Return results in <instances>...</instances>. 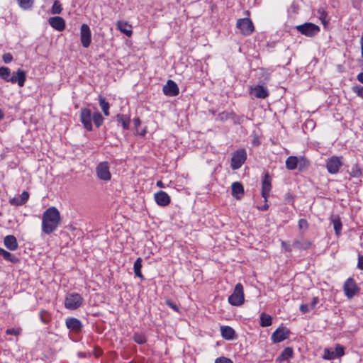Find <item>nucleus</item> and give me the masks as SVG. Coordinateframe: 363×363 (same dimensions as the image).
<instances>
[{
  "label": "nucleus",
  "instance_id": "49530a36",
  "mask_svg": "<svg viewBox=\"0 0 363 363\" xmlns=\"http://www.w3.org/2000/svg\"><path fill=\"white\" fill-rule=\"evenodd\" d=\"M231 119L233 121L235 124H241L243 123L244 117L237 116L234 112H233Z\"/></svg>",
  "mask_w": 363,
  "mask_h": 363
},
{
  "label": "nucleus",
  "instance_id": "052dcab7",
  "mask_svg": "<svg viewBox=\"0 0 363 363\" xmlns=\"http://www.w3.org/2000/svg\"><path fill=\"white\" fill-rule=\"evenodd\" d=\"M269 208V205L265 203L262 207L260 208L262 211H267Z\"/></svg>",
  "mask_w": 363,
  "mask_h": 363
},
{
  "label": "nucleus",
  "instance_id": "603ef678",
  "mask_svg": "<svg viewBox=\"0 0 363 363\" xmlns=\"http://www.w3.org/2000/svg\"><path fill=\"white\" fill-rule=\"evenodd\" d=\"M354 91L357 94V96L363 99V86L354 87Z\"/></svg>",
  "mask_w": 363,
  "mask_h": 363
},
{
  "label": "nucleus",
  "instance_id": "393cba45",
  "mask_svg": "<svg viewBox=\"0 0 363 363\" xmlns=\"http://www.w3.org/2000/svg\"><path fill=\"white\" fill-rule=\"evenodd\" d=\"M116 27L122 33L126 35L128 37L131 36L133 33L131 29L132 26L130 24H128V22L118 21L116 23Z\"/></svg>",
  "mask_w": 363,
  "mask_h": 363
},
{
  "label": "nucleus",
  "instance_id": "13d9d810",
  "mask_svg": "<svg viewBox=\"0 0 363 363\" xmlns=\"http://www.w3.org/2000/svg\"><path fill=\"white\" fill-rule=\"evenodd\" d=\"M134 125L136 130H138V128L140 125L141 121L139 118H135L133 119Z\"/></svg>",
  "mask_w": 363,
  "mask_h": 363
},
{
  "label": "nucleus",
  "instance_id": "4be33fe9",
  "mask_svg": "<svg viewBox=\"0 0 363 363\" xmlns=\"http://www.w3.org/2000/svg\"><path fill=\"white\" fill-rule=\"evenodd\" d=\"M4 245L8 250L11 251L16 250L18 247L17 239L14 235H6L4 238Z\"/></svg>",
  "mask_w": 363,
  "mask_h": 363
},
{
  "label": "nucleus",
  "instance_id": "dca6fc26",
  "mask_svg": "<svg viewBox=\"0 0 363 363\" xmlns=\"http://www.w3.org/2000/svg\"><path fill=\"white\" fill-rule=\"evenodd\" d=\"M29 199V194L23 191L21 194L17 195L9 199V203L12 206H19L24 205Z\"/></svg>",
  "mask_w": 363,
  "mask_h": 363
},
{
  "label": "nucleus",
  "instance_id": "5701e85b",
  "mask_svg": "<svg viewBox=\"0 0 363 363\" xmlns=\"http://www.w3.org/2000/svg\"><path fill=\"white\" fill-rule=\"evenodd\" d=\"M311 245H312V243L309 240H308L303 238H301L298 240H295L292 242V247L294 249H297V250H306L310 248Z\"/></svg>",
  "mask_w": 363,
  "mask_h": 363
},
{
  "label": "nucleus",
  "instance_id": "8fccbe9b",
  "mask_svg": "<svg viewBox=\"0 0 363 363\" xmlns=\"http://www.w3.org/2000/svg\"><path fill=\"white\" fill-rule=\"evenodd\" d=\"M299 309H300V311L303 314L308 313L310 310H311V308L308 304H301L300 306Z\"/></svg>",
  "mask_w": 363,
  "mask_h": 363
},
{
  "label": "nucleus",
  "instance_id": "a878e982",
  "mask_svg": "<svg viewBox=\"0 0 363 363\" xmlns=\"http://www.w3.org/2000/svg\"><path fill=\"white\" fill-rule=\"evenodd\" d=\"M116 121L122 125L123 130H128L130 128V118L128 115L118 114L116 116Z\"/></svg>",
  "mask_w": 363,
  "mask_h": 363
},
{
  "label": "nucleus",
  "instance_id": "9b49d317",
  "mask_svg": "<svg viewBox=\"0 0 363 363\" xmlns=\"http://www.w3.org/2000/svg\"><path fill=\"white\" fill-rule=\"evenodd\" d=\"M290 331L285 327H279L272 335L271 340L274 343L281 342L289 337Z\"/></svg>",
  "mask_w": 363,
  "mask_h": 363
},
{
  "label": "nucleus",
  "instance_id": "ddd939ff",
  "mask_svg": "<svg viewBox=\"0 0 363 363\" xmlns=\"http://www.w3.org/2000/svg\"><path fill=\"white\" fill-rule=\"evenodd\" d=\"M162 91L164 95L167 96H176L179 93V89L177 84L172 80L169 79L164 85Z\"/></svg>",
  "mask_w": 363,
  "mask_h": 363
},
{
  "label": "nucleus",
  "instance_id": "7ed1b4c3",
  "mask_svg": "<svg viewBox=\"0 0 363 363\" xmlns=\"http://www.w3.org/2000/svg\"><path fill=\"white\" fill-rule=\"evenodd\" d=\"M244 301L242 284L238 283L235 286L233 294L228 297V302L232 306H239L244 303Z\"/></svg>",
  "mask_w": 363,
  "mask_h": 363
},
{
  "label": "nucleus",
  "instance_id": "72a5a7b5",
  "mask_svg": "<svg viewBox=\"0 0 363 363\" xmlns=\"http://www.w3.org/2000/svg\"><path fill=\"white\" fill-rule=\"evenodd\" d=\"M272 323V319L271 315L262 313L260 315V325L262 327H268L270 326Z\"/></svg>",
  "mask_w": 363,
  "mask_h": 363
},
{
  "label": "nucleus",
  "instance_id": "680f3d73",
  "mask_svg": "<svg viewBox=\"0 0 363 363\" xmlns=\"http://www.w3.org/2000/svg\"><path fill=\"white\" fill-rule=\"evenodd\" d=\"M361 50H362V56L363 57V36L361 38Z\"/></svg>",
  "mask_w": 363,
  "mask_h": 363
},
{
  "label": "nucleus",
  "instance_id": "20e7f679",
  "mask_svg": "<svg viewBox=\"0 0 363 363\" xmlns=\"http://www.w3.org/2000/svg\"><path fill=\"white\" fill-rule=\"evenodd\" d=\"M247 160V152L245 150L240 149L235 152L231 158V168L233 170L238 169L245 163Z\"/></svg>",
  "mask_w": 363,
  "mask_h": 363
},
{
  "label": "nucleus",
  "instance_id": "e433bc0d",
  "mask_svg": "<svg viewBox=\"0 0 363 363\" xmlns=\"http://www.w3.org/2000/svg\"><path fill=\"white\" fill-rule=\"evenodd\" d=\"M11 70L9 68L6 67H0V77L3 79L4 81L9 82V79L11 77Z\"/></svg>",
  "mask_w": 363,
  "mask_h": 363
},
{
  "label": "nucleus",
  "instance_id": "338daca9",
  "mask_svg": "<svg viewBox=\"0 0 363 363\" xmlns=\"http://www.w3.org/2000/svg\"><path fill=\"white\" fill-rule=\"evenodd\" d=\"M129 363H131V362H129Z\"/></svg>",
  "mask_w": 363,
  "mask_h": 363
},
{
  "label": "nucleus",
  "instance_id": "6e6552de",
  "mask_svg": "<svg viewBox=\"0 0 363 363\" xmlns=\"http://www.w3.org/2000/svg\"><path fill=\"white\" fill-rule=\"evenodd\" d=\"M236 25L241 33L245 35H250L254 30L253 23L248 18L238 19Z\"/></svg>",
  "mask_w": 363,
  "mask_h": 363
},
{
  "label": "nucleus",
  "instance_id": "a18cd8bd",
  "mask_svg": "<svg viewBox=\"0 0 363 363\" xmlns=\"http://www.w3.org/2000/svg\"><path fill=\"white\" fill-rule=\"evenodd\" d=\"M21 331V330L20 328H8L6 330V333L7 335H10L18 336V335H20Z\"/></svg>",
  "mask_w": 363,
  "mask_h": 363
},
{
  "label": "nucleus",
  "instance_id": "f3484780",
  "mask_svg": "<svg viewBox=\"0 0 363 363\" xmlns=\"http://www.w3.org/2000/svg\"><path fill=\"white\" fill-rule=\"evenodd\" d=\"M65 325L69 330L75 333L79 332L83 327L82 322L76 318H67Z\"/></svg>",
  "mask_w": 363,
  "mask_h": 363
},
{
  "label": "nucleus",
  "instance_id": "aec40b11",
  "mask_svg": "<svg viewBox=\"0 0 363 363\" xmlns=\"http://www.w3.org/2000/svg\"><path fill=\"white\" fill-rule=\"evenodd\" d=\"M48 22L57 31H62L65 28V21L62 17H51L49 18Z\"/></svg>",
  "mask_w": 363,
  "mask_h": 363
},
{
  "label": "nucleus",
  "instance_id": "bf43d9fd",
  "mask_svg": "<svg viewBox=\"0 0 363 363\" xmlns=\"http://www.w3.org/2000/svg\"><path fill=\"white\" fill-rule=\"evenodd\" d=\"M357 80L361 82L362 84H363V72L358 74L357 77Z\"/></svg>",
  "mask_w": 363,
  "mask_h": 363
},
{
  "label": "nucleus",
  "instance_id": "473e14b6",
  "mask_svg": "<svg viewBox=\"0 0 363 363\" xmlns=\"http://www.w3.org/2000/svg\"><path fill=\"white\" fill-rule=\"evenodd\" d=\"M39 317L42 323L49 324L52 320V315L50 312L46 310H41L39 312Z\"/></svg>",
  "mask_w": 363,
  "mask_h": 363
},
{
  "label": "nucleus",
  "instance_id": "5fc2aeb1",
  "mask_svg": "<svg viewBox=\"0 0 363 363\" xmlns=\"http://www.w3.org/2000/svg\"><path fill=\"white\" fill-rule=\"evenodd\" d=\"M318 303H319L318 297H313V300L309 306L311 309H314Z\"/></svg>",
  "mask_w": 363,
  "mask_h": 363
},
{
  "label": "nucleus",
  "instance_id": "e2e57ef3",
  "mask_svg": "<svg viewBox=\"0 0 363 363\" xmlns=\"http://www.w3.org/2000/svg\"><path fill=\"white\" fill-rule=\"evenodd\" d=\"M4 112L2 111V110H1V109H0V121H1V119H3V118H4Z\"/></svg>",
  "mask_w": 363,
  "mask_h": 363
},
{
  "label": "nucleus",
  "instance_id": "864d4df0",
  "mask_svg": "<svg viewBox=\"0 0 363 363\" xmlns=\"http://www.w3.org/2000/svg\"><path fill=\"white\" fill-rule=\"evenodd\" d=\"M166 303L168 306H169L171 308H172L174 311H179V307L175 303L172 302L170 300H167L166 301Z\"/></svg>",
  "mask_w": 363,
  "mask_h": 363
},
{
  "label": "nucleus",
  "instance_id": "f03ea898",
  "mask_svg": "<svg viewBox=\"0 0 363 363\" xmlns=\"http://www.w3.org/2000/svg\"><path fill=\"white\" fill-rule=\"evenodd\" d=\"M84 298L78 293H68L65 298V307L69 310H76L83 303Z\"/></svg>",
  "mask_w": 363,
  "mask_h": 363
},
{
  "label": "nucleus",
  "instance_id": "0eeeda50",
  "mask_svg": "<svg viewBox=\"0 0 363 363\" xmlns=\"http://www.w3.org/2000/svg\"><path fill=\"white\" fill-rule=\"evenodd\" d=\"M80 121L83 124L84 128L88 130L91 131L93 129L92 125V114L91 111L88 108H82L80 110Z\"/></svg>",
  "mask_w": 363,
  "mask_h": 363
},
{
  "label": "nucleus",
  "instance_id": "39448f33",
  "mask_svg": "<svg viewBox=\"0 0 363 363\" xmlns=\"http://www.w3.org/2000/svg\"><path fill=\"white\" fill-rule=\"evenodd\" d=\"M296 30L306 36L313 37L318 33L320 28L314 23H305L302 25L297 26Z\"/></svg>",
  "mask_w": 363,
  "mask_h": 363
},
{
  "label": "nucleus",
  "instance_id": "c03bdc74",
  "mask_svg": "<svg viewBox=\"0 0 363 363\" xmlns=\"http://www.w3.org/2000/svg\"><path fill=\"white\" fill-rule=\"evenodd\" d=\"M336 357H340L345 354V348L341 345H336L334 350Z\"/></svg>",
  "mask_w": 363,
  "mask_h": 363
},
{
  "label": "nucleus",
  "instance_id": "37998d69",
  "mask_svg": "<svg viewBox=\"0 0 363 363\" xmlns=\"http://www.w3.org/2000/svg\"><path fill=\"white\" fill-rule=\"evenodd\" d=\"M62 11V6L59 1H55L52 6L51 13L53 14H60Z\"/></svg>",
  "mask_w": 363,
  "mask_h": 363
},
{
  "label": "nucleus",
  "instance_id": "c9c22d12",
  "mask_svg": "<svg viewBox=\"0 0 363 363\" xmlns=\"http://www.w3.org/2000/svg\"><path fill=\"white\" fill-rule=\"evenodd\" d=\"M133 339L137 344L143 345L147 342V338L145 334L142 333H135L133 336Z\"/></svg>",
  "mask_w": 363,
  "mask_h": 363
},
{
  "label": "nucleus",
  "instance_id": "58836bf2",
  "mask_svg": "<svg viewBox=\"0 0 363 363\" xmlns=\"http://www.w3.org/2000/svg\"><path fill=\"white\" fill-rule=\"evenodd\" d=\"M323 358L328 360H332L336 359L335 351L331 348H325L324 350Z\"/></svg>",
  "mask_w": 363,
  "mask_h": 363
},
{
  "label": "nucleus",
  "instance_id": "9d476101",
  "mask_svg": "<svg viewBox=\"0 0 363 363\" xmlns=\"http://www.w3.org/2000/svg\"><path fill=\"white\" fill-rule=\"evenodd\" d=\"M342 165V157L333 156L326 161V169L330 174H336Z\"/></svg>",
  "mask_w": 363,
  "mask_h": 363
},
{
  "label": "nucleus",
  "instance_id": "b1692460",
  "mask_svg": "<svg viewBox=\"0 0 363 363\" xmlns=\"http://www.w3.org/2000/svg\"><path fill=\"white\" fill-rule=\"evenodd\" d=\"M232 195L237 199H240L244 195V187L241 182H235L232 184Z\"/></svg>",
  "mask_w": 363,
  "mask_h": 363
},
{
  "label": "nucleus",
  "instance_id": "09e8293b",
  "mask_svg": "<svg viewBox=\"0 0 363 363\" xmlns=\"http://www.w3.org/2000/svg\"><path fill=\"white\" fill-rule=\"evenodd\" d=\"M215 363H233V362L229 358L223 357L217 358Z\"/></svg>",
  "mask_w": 363,
  "mask_h": 363
},
{
  "label": "nucleus",
  "instance_id": "bb28decb",
  "mask_svg": "<svg viewBox=\"0 0 363 363\" xmlns=\"http://www.w3.org/2000/svg\"><path fill=\"white\" fill-rule=\"evenodd\" d=\"M0 256L3 257L5 260L11 262V263L16 264L19 261L17 257L1 247H0Z\"/></svg>",
  "mask_w": 363,
  "mask_h": 363
},
{
  "label": "nucleus",
  "instance_id": "c756f323",
  "mask_svg": "<svg viewBox=\"0 0 363 363\" xmlns=\"http://www.w3.org/2000/svg\"><path fill=\"white\" fill-rule=\"evenodd\" d=\"M298 157L289 156L286 160V168L289 170H294L298 167Z\"/></svg>",
  "mask_w": 363,
  "mask_h": 363
},
{
  "label": "nucleus",
  "instance_id": "cd10ccee",
  "mask_svg": "<svg viewBox=\"0 0 363 363\" xmlns=\"http://www.w3.org/2000/svg\"><path fill=\"white\" fill-rule=\"evenodd\" d=\"M142 262H143L142 258L138 257L134 262V265H133L134 273L136 277L140 278V280L144 279V276L143 275L142 272H141Z\"/></svg>",
  "mask_w": 363,
  "mask_h": 363
},
{
  "label": "nucleus",
  "instance_id": "f8f14e48",
  "mask_svg": "<svg viewBox=\"0 0 363 363\" xmlns=\"http://www.w3.org/2000/svg\"><path fill=\"white\" fill-rule=\"evenodd\" d=\"M272 190V179L269 173H265L262 182V196L264 199V201H267V198Z\"/></svg>",
  "mask_w": 363,
  "mask_h": 363
},
{
  "label": "nucleus",
  "instance_id": "69168bd1",
  "mask_svg": "<svg viewBox=\"0 0 363 363\" xmlns=\"http://www.w3.org/2000/svg\"><path fill=\"white\" fill-rule=\"evenodd\" d=\"M145 133H146V130H143V132H142V133H140V135H145Z\"/></svg>",
  "mask_w": 363,
  "mask_h": 363
},
{
  "label": "nucleus",
  "instance_id": "4c0bfd02",
  "mask_svg": "<svg viewBox=\"0 0 363 363\" xmlns=\"http://www.w3.org/2000/svg\"><path fill=\"white\" fill-rule=\"evenodd\" d=\"M334 230L337 235H339L342 230V223L338 217H335L332 220Z\"/></svg>",
  "mask_w": 363,
  "mask_h": 363
},
{
  "label": "nucleus",
  "instance_id": "f257e3e1",
  "mask_svg": "<svg viewBox=\"0 0 363 363\" xmlns=\"http://www.w3.org/2000/svg\"><path fill=\"white\" fill-rule=\"evenodd\" d=\"M61 220L59 211L55 207L46 209L42 216V231L50 235L57 230Z\"/></svg>",
  "mask_w": 363,
  "mask_h": 363
},
{
  "label": "nucleus",
  "instance_id": "79ce46f5",
  "mask_svg": "<svg viewBox=\"0 0 363 363\" xmlns=\"http://www.w3.org/2000/svg\"><path fill=\"white\" fill-rule=\"evenodd\" d=\"M232 115H233V111L232 112L223 111L218 115L217 119L220 121H225L228 119H230V118L231 119Z\"/></svg>",
  "mask_w": 363,
  "mask_h": 363
},
{
  "label": "nucleus",
  "instance_id": "2f4dec72",
  "mask_svg": "<svg viewBox=\"0 0 363 363\" xmlns=\"http://www.w3.org/2000/svg\"><path fill=\"white\" fill-rule=\"evenodd\" d=\"M294 351L291 347H286L280 354L278 359L279 360H287L293 357Z\"/></svg>",
  "mask_w": 363,
  "mask_h": 363
},
{
  "label": "nucleus",
  "instance_id": "6e6d98bb",
  "mask_svg": "<svg viewBox=\"0 0 363 363\" xmlns=\"http://www.w3.org/2000/svg\"><path fill=\"white\" fill-rule=\"evenodd\" d=\"M298 226L301 229L303 228H307V226H308L307 220L305 219H300L298 220Z\"/></svg>",
  "mask_w": 363,
  "mask_h": 363
},
{
  "label": "nucleus",
  "instance_id": "de8ad7c7",
  "mask_svg": "<svg viewBox=\"0 0 363 363\" xmlns=\"http://www.w3.org/2000/svg\"><path fill=\"white\" fill-rule=\"evenodd\" d=\"M281 247L286 252H291L293 249L292 244L290 245L289 242L281 241Z\"/></svg>",
  "mask_w": 363,
  "mask_h": 363
},
{
  "label": "nucleus",
  "instance_id": "4d7b16f0",
  "mask_svg": "<svg viewBox=\"0 0 363 363\" xmlns=\"http://www.w3.org/2000/svg\"><path fill=\"white\" fill-rule=\"evenodd\" d=\"M357 267L359 269L363 270V256H360V255L359 256Z\"/></svg>",
  "mask_w": 363,
  "mask_h": 363
},
{
  "label": "nucleus",
  "instance_id": "a19ab883",
  "mask_svg": "<svg viewBox=\"0 0 363 363\" xmlns=\"http://www.w3.org/2000/svg\"><path fill=\"white\" fill-rule=\"evenodd\" d=\"M298 166L301 171L305 167L309 166V161L304 157H300L299 158H298Z\"/></svg>",
  "mask_w": 363,
  "mask_h": 363
},
{
  "label": "nucleus",
  "instance_id": "7c9ffc66",
  "mask_svg": "<svg viewBox=\"0 0 363 363\" xmlns=\"http://www.w3.org/2000/svg\"><path fill=\"white\" fill-rule=\"evenodd\" d=\"M92 121L96 128H99L104 123V118L102 114L96 111L92 114Z\"/></svg>",
  "mask_w": 363,
  "mask_h": 363
},
{
  "label": "nucleus",
  "instance_id": "c85d7f7f",
  "mask_svg": "<svg viewBox=\"0 0 363 363\" xmlns=\"http://www.w3.org/2000/svg\"><path fill=\"white\" fill-rule=\"evenodd\" d=\"M99 106H101V108L102 111L104 112V115L106 116H109L110 115V113H109L110 105H109V103L106 101L105 97L100 95L99 96Z\"/></svg>",
  "mask_w": 363,
  "mask_h": 363
},
{
  "label": "nucleus",
  "instance_id": "ea45409f",
  "mask_svg": "<svg viewBox=\"0 0 363 363\" xmlns=\"http://www.w3.org/2000/svg\"><path fill=\"white\" fill-rule=\"evenodd\" d=\"M18 5L23 9H28L32 7L33 0H17Z\"/></svg>",
  "mask_w": 363,
  "mask_h": 363
},
{
  "label": "nucleus",
  "instance_id": "2eb2a0df",
  "mask_svg": "<svg viewBox=\"0 0 363 363\" xmlns=\"http://www.w3.org/2000/svg\"><path fill=\"white\" fill-rule=\"evenodd\" d=\"M357 291V287L354 280L352 278H348L344 284V291L348 298L354 296Z\"/></svg>",
  "mask_w": 363,
  "mask_h": 363
},
{
  "label": "nucleus",
  "instance_id": "4468645a",
  "mask_svg": "<svg viewBox=\"0 0 363 363\" xmlns=\"http://www.w3.org/2000/svg\"><path fill=\"white\" fill-rule=\"evenodd\" d=\"M26 80V73L23 69H18L16 72L13 73L12 77L9 79V82L12 84L17 83L20 87L24 86Z\"/></svg>",
  "mask_w": 363,
  "mask_h": 363
},
{
  "label": "nucleus",
  "instance_id": "3c124183",
  "mask_svg": "<svg viewBox=\"0 0 363 363\" xmlns=\"http://www.w3.org/2000/svg\"><path fill=\"white\" fill-rule=\"evenodd\" d=\"M13 60V56L11 53H6L3 55V60L5 63H10Z\"/></svg>",
  "mask_w": 363,
  "mask_h": 363
},
{
  "label": "nucleus",
  "instance_id": "6ab92c4d",
  "mask_svg": "<svg viewBox=\"0 0 363 363\" xmlns=\"http://www.w3.org/2000/svg\"><path fill=\"white\" fill-rule=\"evenodd\" d=\"M250 93L258 99H265L269 96L267 88L262 85H257L252 87Z\"/></svg>",
  "mask_w": 363,
  "mask_h": 363
},
{
  "label": "nucleus",
  "instance_id": "423d86ee",
  "mask_svg": "<svg viewBox=\"0 0 363 363\" xmlns=\"http://www.w3.org/2000/svg\"><path fill=\"white\" fill-rule=\"evenodd\" d=\"M96 172L98 178L104 181H109L111 178V174L109 170V164L108 162H100L96 168Z\"/></svg>",
  "mask_w": 363,
  "mask_h": 363
},
{
  "label": "nucleus",
  "instance_id": "0e129e2a",
  "mask_svg": "<svg viewBox=\"0 0 363 363\" xmlns=\"http://www.w3.org/2000/svg\"><path fill=\"white\" fill-rule=\"evenodd\" d=\"M157 185L159 186H162V183L161 181H159L157 182Z\"/></svg>",
  "mask_w": 363,
  "mask_h": 363
},
{
  "label": "nucleus",
  "instance_id": "1a4fd4ad",
  "mask_svg": "<svg viewBox=\"0 0 363 363\" xmlns=\"http://www.w3.org/2000/svg\"><path fill=\"white\" fill-rule=\"evenodd\" d=\"M80 40L84 48H87L91 43V32L87 24H82L80 28Z\"/></svg>",
  "mask_w": 363,
  "mask_h": 363
},
{
  "label": "nucleus",
  "instance_id": "a211bd4d",
  "mask_svg": "<svg viewBox=\"0 0 363 363\" xmlns=\"http://www.w3.org/2000/svg\"><path fill=\"white\" fill-rule=\"evenodd\" d=\"M156 203L160 206H166L170 203L171 199L169 196L163 191H160L155 194Z\"/></svg>",
  "mask_w": 363,
  "mask_h": 363
},
{
  "label": "nucleus",
  "instance_id": "412c9836",
  "mask_svg": "<svg viewBox=\"0 0 363 363\" xmlns=\"http://www.w3.org/2000/svg\"><path fill=\"white\" fill-rule=\"evenodd\" d=\"M220 333L221 336L227 340H233L237 337L235 330L228 325L220 326Z\"/></svg>",
  "mask_w": 363,
  "mask_h": 363
},
{
  "label": "nucleus",
  "instance_id": "f704fd0d",
  "mask_svg": "<svg viewBox=\"0 0 363 363\" xmlns=\"http://www.w3.org/2000/svg\"><path fill=\"white\" fill-rule=\"evenodd\" d=\"M350 174L352 177L359 178L360 177H363L362 167H359L357 164H355L352 167Z\"/></svg>",
  "mask_w": 363,
  "mask_h": 363
}]
</instances>
